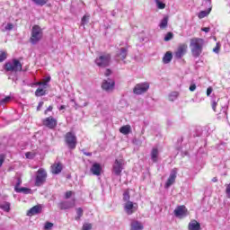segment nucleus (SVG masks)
Returning a JSON list of instances; mask_svg holds the SVG:
<instances>
[{
	"mask_svg": "<svg viewBox=\"0 0 230 230\" xmlns=\"http://www.w3.org/2000/svg\"><path fill=\"white\" fill-rule=\"evenodd\" d=\"M71 197H73V191L72 190H67L65 193V199H71Z\"/></svg>",
	"mask_w": 230,
	"mask_h": 230,
	"instance_id": "nucleus-44",
	"label": "nucleus"
},
{
	"mask_svg": "<svg viewBox=\"0 0 230 230\" xmlns=\"http://www.w3.org/2000/svg\"><path fill=\"white\" fill-rule=\"evenodd\" d=\"M190 52L194 58H199L202 55V49L204 48V39L192 38L190 43Z\"/></svg>",
	"mask_w": 230,
	"mask_h": 230,
	"instance_id": "nucleus-1",
	"label": "nucleus"
},
{
	"mask_svg": "<svg viewBox=\"0 0 230 230\" xmlns=\"http://www.w3.org/2000/svg\"><path fill=\"white\" fill-rule=\"evenodd\" d=\"M53 227V223H51V222H47L46 224H45V226H44V229L45 230H49V229H51Z\"/></svg>",
	"mask_w": 230,
	"mask_h": 230,
	"instance_id": "nucleus-42",
	"label": "nucleus"
},
{
	"mask_svg": "<svg viewBox=\"0 0 230 230\" xmlns=\"http://www.w3.org/2000/svg\"><path fill=\"white\" fill-rule=\"evenodd\" d=\"M226 197H228V199H230V182H229V184L226 186Z\"/></svg>",
	"mask_w": 230,
	"mask_h": 230,
	"instance_id": "nucleus-48",
	"label": "nucleus"
},
{
	"mask_svg": "<svg viewBox=\"0 0 230 230\" xmlns=\"http://www.w3.org/2000/svg\"><path fill=\"white\" fill-rule=\"evenodd\" d=\"M112 74V71L111 69H106V72H105V76H111V75Z\"/></svg>",
	"mask_w": 230,
	"mask_h": 230,
	"instance_id": "nucleus-52",
	"label": "nucleus"
},
{
	"mask_svg": "<svg viewBox=\"0 0 230 230\" xmlns=\"http://www.w3.org/2000/svg\"><path fill=\"white\" fill-rule=\"evenodd\" d=\"M172 39H173V33L172 32H167V34L165 35L164 40L165 42H168L169 40H172Z\"/></svg>",
	"mask_w": 230,
	"mask_h": 230,
	"instance_id": "nucleus-36",
	"label": "nucleus"
},
{
	"mask_svg": "<svg viewBox=\"0 0 230 230\" xmlns=\"http://www.w3.org/2000/svg\"><path fill=\"white\" fill-rule=\"evenodd\" d=\"M188 229L189 230H200V223H199V221L193 219L189 223Z\"/></svg>",
	"mask_w": 230,
	"mask_h": 230,
	"instance_id": "nucleus-21",
	"label": "nucleus"
},
{
	"mask_svg": "<svg viewBox=\"0 0 230 230\" xmlns=\"http://www.w3.org/2000/svg\"><path fill=\"white\" fill-rule=\"evenodd\" d=\"M8 57V54H6V51H0V62H4Z\"/></svg>",
	"mask_w": 230,
	"mask_h": 230,
	"instance_id": "nucleus-35",
	"label": "nucleus"
},
{
	"mask_svg": "<svg viewBox=\"0 0 230 230\" xmlns=\"http://www.w3.org/2000/svg\"><path fill=\"white\" fill-rule=\"evenodd\" d=\"M64 109H66V106H65V105H61V106L59 107V111H64Z\"/></svg>",
	"mask_w": 230,
	"mask_h": 230,
	"instance_id": "nucleus-58",
	"label": "nucleus"
},
{
	"mask_svg": "<svg viewBox=\"0 0 230 230\" xmlns=\"http://www.w3.org/2000/svg\"><path fill=\"white\" fill-rule=\"evenodd\" d=\"M119 130L120 134H123L124 136H128V134L132 132V128L130 127V125H125L120 127Z\"/></svg>",
	"mask_w": 230,
	"mask_h": 230,
	"instance_id": "nucleus-22",
	"label": "nucleus"
},
{
	"mask_svg": "<svg viewBox=\"0 0 230 230\" xmlns=\"http://www.w3.org/2000/svg\"><path fill=\"white\" fill-rule=\"evenodd\" d=\"M209 28L208 27H205L201 29V31H205V33H209Z\"/></svg>",
	"mask_w": 230,
	"mask_h": 230,
	"instance_id": "nucleus-55",
	"label": "nucleus"
},
{
	"mask_svg": "<svg viewBox=\"0 0 230 230\" xmlns=\"http://www.w3.org/2000/svg\"><path fill=\"white\" fill-rule=\"evenodd\" d=\"M137 203H134L132 201H127L124 206L127 215H134V213L137 211Z\"/></svg>",
	"mask_w": 230,
	"mask_h": 230,
	"instance_id": "nucleus-11",
	"label": "nucleus"
},
{
	"mask_svg": "<svg viewBox=\"0 0 230 230\" xmlns=\"http://www.w3.org/2000/svg\"><path fill=\"white\" fill-rule=\"evenodd\" d=\"M172 58H173V55L172 52L167 51L163 58L164 64H170L172 62Z\"/></svg>",
	"mask_w": 230,
	"mask_h": 230,
	"instance_id": "nucleus-24",
	"label": "nucleus"
},
{
	"mask_svg": "<svg viewBox=\"0 0 230 230\" xmlns=\"http://www.w3.org/2000/svg\"><path fill=\"white\" fill-rule=\"evenodd\" d=\"M214 53L220 52V43H217L216 47L213 49Z\"/></svg>",
	"mask_w": 230,
	"mask_h": 230,
	"instance_id": "nucleus-45",
	"label": "nucleus"
},
{
	"mask_svg": "<svg viewBox=\"0 0 230 230\" xmlns=\"http://www.w3.org/2000/svg\"><path fill=\"white\" fill-rule=\"evenodd\" d=\"M128 56V47H124L119 49V52L117 53V58L119 60H125Z\"/></svg>",
	"mask_w": 230,
	"mask_h": 230,
	"instance_id": "nucleus-14",
	"label": "nucleus"
},
{
	"mask_svg": "<svg viewBox=\"0 0 230 230\" xmlns=\"http://www.w3.org/2000/svg\"><path fill=\"white\" fill-rule=\"evenodd\" d=\"M155 3L159 10H164L166 8V4L161 2V0H155Z\"/></svg>",
	"mask_w": 230,
	"mask_h": 230,
	"instance_id": "nucleus-31",
	"label": "nucleus"
},
{
	"mask_svg": "<svg viewBox=\"0 0 230 230\" xmlns=\"http://www.w3.org/2000/svg\"><path fill=\"white\" fill-rule=\"evenodd\" d=\"M208 13H211V7L208 11H200L198 17L199 19H204V17H208Z\"/></svg>",
	"mask_w": 230,
	"mask_h": 230,
	"instance_id": "nucleus-27",
	"label": "nucleus"
},
{
	"mask_svg": "<svg viewBox=\"0 0 230 230\" xmlns=\"http://www.w3.org/2000/svg\"><path fill=\"white\" fill-rule=\"evenodd\" d=\"M0 208L8 213V211H10V202H4L0 204Z\"/></svg>",
	"mask_w": 230,
	"mask_h": 230,
	"instance_id": "nucleus-30",
	"label": "nucleus"
},
{
	"mask_svg": "<svg viewBox=\"0 0 230 230\" xmlns=\"http://www.w3.org/2000/svg\"><path fill=\"white\" fill-rule=\"evenodd\" d=\"M150 89V84L148 82L139 83L133 88V93L137 95L145 94Z\"/></svg>",
	"mask_w": 230,
	"mask_h": 230,
	"instance_id": "nucleus-6",
	"label": "nucleus"
},
{
	"mask_svg": "<svg viewBox=\"0 0 230 230\" xmlns=\"http://www.w3.org/2000/svg\"><path fill=\"white\" fill-rule=\"evenodd\" d=\"M159 26L160 30H166V28H168V16L164 17Z\"/></svg>",
	"mask_w": 230,
	"mask_h": 230,
	"instance_id": "nucleus-26",
	"label": "nucleus"
},
{
	"mask_svg": "<svg viewBox=\"0 0 230 230\" xmlns=\"http://www.w3.org/2000/svg\"><path fill=\"white\" fill-rule=\"evenodd\" d=\"M93 229V225L86 223L83 225L82 230H91Z\"/></svg>",
	"mask_w": 230,
	"mask_h": 230,
	"instance_id": "nucleus-39",
	"label": "nucleus"
},
{
	"mask_svg": "<svg viewBox=\"0 0 230 230\" xmlns=\"http://www.w3.org/2000/svg\"><path fill=\"white\" fill-rule=\"evenodd\" d=\"M189 89L191 93H193V91H195V89H197V85L196 84H191Z\"/></svg>",
	"mask_w": 230,
	"mask_h": 230,
	"instance_id": "nucleus-54",
	"label": "nucleus"
},
{
	"mask_svg": "<svg viewBox=\"0 0 230 230\" xmlns=\"http://www.w3.org/2000/svg\"><path fill=\"white\" fill-rule=\"evenodd\" d=\"M145 226L142 225L141 222L137 220H132L130 224V230H143Z\"/></svg>",
	"mask_w": 230,
	"mask_h": 230,
	"instance_id": "nucleus-19",
	"label": "nucleus"
},
{
	"mask_svg": "<svg viewBox=\"0 0 230 230\" xmlns=\"http://www.w3.org/2000/svg\"><path fill=\"white\" fill-rule=\"evenodd\" d=\"M4 69L7 72L20 73L22 71V64L19 59H13V62H7L4 64Z\"/></svg>",
	"mask_w": 230,
	"mask_h": 230,
	"instance_id": "nucleus-4",
	"label": "nucleus"
},
{
	"mask_svg": "<svg viewBox=\"0 0 230 230\" xmlns=\"http://www.w3.org/2000/svg\"><path fill=\"white\" fill-rule=\"evenodd\" d=\"M84 155H86L87 157H91V155H93V153L84 152Z\"/></svg>",
	"mask_w": 230,
	"mask_h": 230,
	"instance_id": "nucleus-56",
	"label": "nucleus"
},
{
	"mask_svg": "<svg viewBox=\"0 0 230 230\" xmlns=\"http://www.w3.org/2000/svg\"><path fill=\"white\" fill-rule=\"evenodd\" d=\"M40 213V206L36 205L27 211V217H33Z\"/></svg>",
	"mask_w": 230,
	"mask_h": 230,
	"instance_id": "nucleus-20",
	"label": "nucleus"
},
{
	"mask_svg": "<svg viewBox=\"0 0 230 230\" xmlns=\"http://www.w3.org/2000/svg\"><path fill=\"white\" fill-rule=\"evenodd\" d=\"M43 126L47 127L50 130L57 128V125H58V121L53 116L47 117L42 120Z\"/></svg>",
	"mask_w": 230,
	"mask_h": 230,
	"instance_id": "nucleus-10",
	"label": "nucleus"
},
{
	"mask_svg": "<svg viewBox=\"0 0 230 230\" xmlns=\"http://www.w3.org/2000/svg\"><path fill=\"white\" fill-rule=\"evenodd\" d=\"M212 182H218V179H217V177H214V178L212 179Z\"/></svg>",
	"mask_w": 230,
	"mask_h": 230,
	"instance_id": "nucleus-57",
	"label": "nucleus"
},
{
	"mask_svg": "<svg viewBox=\"0 0 230 230\" xmlns=\"http://www.w3.org/2000/svg\"><path fill=\"white\" fill-rule=\"evenodd\" d=\"M65 143L70 150H75L77 145V138L73 132H67L65 135Z\"/></svg>",
	"mask_w": 230,
	"mask_h": 230,
	"instance_id": "nucleus-5",
	"label": "nucleus"
},
{
	"mask_svg": "<svg viewBox=\"0 0 230 230\" xmlns=\"http://www.w3.org/2000/svg\"><path fill=\"white\" fill-rule=\"evenodd\" d=\"M5 30L8 31L13 30V23H7V25L5 26Z\"/></svg>",
	"mask_w": 230,
	"mask_h": 230,
	"instance_id": "nucleus-46",
	"label": "nucleus"
},
{
	"mask_svg": "<svg viewBox=\"0 0 230 230\" xmlns=\"http://www.w3.org/2000/svg\"><path fill=\"white\" fill-rule=\"evenodd\" d=\"M59 209H71V208H75V201H62L58 204Z\"/></svg>",
	"mask_w": 230,
	"mask_h": 230,
	"instance_id": "nucleus-18",
	"label": "nucleus"
},
{
	"mask_svg": "<svg viewBox=\"0 0 230 230\" xmlns=\"http://www.w3.org/2000/svg\"><path fill=\"white\" fill-rule=\"evenodd\" d=\"M21 184H22V180L21 178H18V181L14 186V191H17L21 188Z\"/></svg>",
	"mask_w": 230,
	"mask_h": 230,
	"instance_id": "nucleus-38",
	"label": "nucleus"
},
{
	"mask_svg": "<svg viewBox=\"0 0 230 230\" xmlns=\"http://www.w3.org/2000/svg\"><path fill=\"white\" fill-rule=\"evenodd\" d=\"M177 98H179V92H172L168 96L169 102H175Z\"/></svg>",
	"mask_w": 230,
	"mask_h": 230,
	"instance_id": "nucleus-28",
	"label": "nucleus"
},
{
	"mask_svg": "<svg viewBox=\"0 0 230 230\" xmlns=\"http://www.w3.org/2000/svg\"><path fill=\"white\" fill-rule=\"evenodd\" d=\"M16 193H24V195H30L31 193V189H28L26 187H20L19 189H16Z\"/></svg>",
	"mask_w": 230,
	"mask_h": 230,
	"instance_id": "nucleus-25",
	"label": "nucleus"
},
{
	"mask_svg": "<svg viewBox=\"0 0 230 230\" xmlns=\"http://www.w3.org/2000/svg\"><path fill=\"white\" fill-rule=\"evenodd\" d=\"M48 82H51V77H50V76L45 78V79H44V82H42V83H38V85H46V84H48Z\"/></svg>",
	"mask_w": 230,
	"mask_h": 230,
	"instance_id": "nucleus-41",
	"label": "nucleus"
},
{
	"mask_svg": "<svg viewBox=\"0 0 230 230\" xmlns=\"http://www.w3.org/2000/svg\"><path fill=\"white\" fill-rule=\"evenodd\" d=\"M187 213H188V208H186V206L184 205L179 206L174 209L175 217H184L187 215Z\"/></svg>",
	"mask_w": 230,
	"mask_h": 230,
	"instance_id": "nucleus-13",
	"label": "nucleus"
},
{
	"mask_svg": "<svg viewBox=\"0 0 230 230\" xmlns=\"http://www.w3.org/2000/svg\"><path fill=\"white\" fill-rule=\"evenodd\" d=\"M25 156H26L27 159H33V157H35V155L31 152H27L25 154Z\"/></svg>",
	"mask_w": 230,
	"mask_h": 230,
	"instance_id": "nucleus-43",
	"label": "nucleus"
},
{
	"mask_svg": "<svg viewBox=\"0 0 230 230\" xmlns=\"http://www.w3.org/2000/svg\"><path fill=\"white\" fill-rule=\"evenodd\" d=\"M4 159H5L4 155H0V168L4 164Z\"/></svg>",
	"mask_w": 230,
	"mask_h": 230,
	"instance_id": "nucleus-47",
	"label": "nucleus"
},
{
	"mask_svg": "<svg viewBox=\"0 0 230 230\" xmlns=\"http://www.w3.org/2000/svg\"><path fill=\"white\" fill-rule=\"evenodd\" d=\"M44 105V102H40L37 107V111H40L42 109V106Z\"/></svg>",
	"mask_w": 230,
	"mask_h": 230,
	"instance_id": "nucleus-53",
	"label": "nucleus"
},
{
	"mask_svg": "<svg viewBox=\"0 0 230 230\" xmlns=\"http://www.w3.org/2000/svg\"><path fill=\"white\" fill-rule=\"evenodd\" d=\"M211 93H213V87L209 86V87L207 89V96H210V95H211Z\"/></svg>",
	"mask_w": 230,
	"mask_h": 230,
	"instance_id": "nucleus-49",
	"label": "nucleus"
},
{
	"mask_svg": "<svg viewBox=\"0 0 230 230\" xmlns=\"http://www.w3.org/2000/svg\"><path fill=\"white\" fill-rule=\"evenodd\" d=\"M91 16L89 15H84L83 18H82V24H87V22H89V19H90Z\"/></svg>",
	"mask_w": 230,
	"mask_h": 230,
	"instance_id": "nucleus-40",
	"label": "nucleus"
},
{
	"mask_svg": "<svg viewBox=\"0 0 230 230\" xmlns=\"http://www.w3.org/2000/svg\"><path fill=\"white\" fill-rule=\"evenodd\" d=\"M53 111V106H49L47 110H45L44 114L47 115L48 112H51Z\"/></svg>",
	"mask_w": 230,
	"mask_h": 230,
	"instance_id": "nucleus-51",
	"label": "nucleus"
},
{
	"mask_svg": "<svg viewBox=\"0 0 230 230\" xmlns=\"http://www.w3.org/2000/svg\"><path fill=\"white\" fill-rule=\"evenodd\" d=\"M177 179V168H173L171 172V174L169 178L167 179V181L165 182L164 188L168 189L172 184L175 182V180Z\"/></svg>",
	"mask_w": 230,
	"mask_h": 230,
	"instance_id": "nucleus-12",
	"label": "nucleus"
},
{
	"mask_svg": "<svg viewBox=\"0 0 230 230\" xmlns=\"http://www.w3.org/2000/svg\"><path fill=\"white\" fill-rule=\"evenodd\" d=\"M114 85H116V83L112 80L110 82L107 80H104L102 82V87L104 91H112L114 89Z\"/></svg>",
	"mask_w": 230,
	"mask_h": 230,
	"instance_id": "nucleus-15",
	"label": "nucleus"
},
{
	"mask_svg": "<svg viewBox=\"0 0 230 230\" xmlns=\"http://www.w3.org/2000/svg\"><path fill=\"white\" fill-rule=\"evenodd\" d=\"M111 56L109 53H102L95 58L98 67H109L111 66Z\"/></svg>",
	"mask_w": 230,
	"mask_h": 230,
	"instance_id": "nucleus-3",
	"label": "nucleus"
},
{
	"mask_svg": "<svg viewBox=\"0 0 230 230\" xmlns=\"http://www.w3.org/2000/svg\"><path fill=\"white\" fill-rule=\"evenodd\" d=\"M35 4H38L39 6H44V4H48L49 0H32Z\"/></svg>",
	"mask_w": 230,
	"mask_h": 230,
	"instance_id": "nucleus-34",
	"label": "nucleus"
},
{
	"mask_svg": "<svg viewBox=\"0 0 230 230\" xmlns=\"http://www.w3.org/2000/svg\"><path fill=\"white\" fill-rule=\"evenodd\" d=\"M123 200L124 202H130V190H128V189L123 193Z\"/></svg>",
	"mask_w": 230,
	"mask_h": 230,
	"instance_id": "nucleus-29",
	"label": "nucleus"
},
{
	"mask_svg": "<svg viewBox=\"0 0 230 230\" xmlns=\"http://www.w3.org/2000/svg\"><path fill=\"white\" fill-rule=\"evenodd\" d=\"M48 179V172L44 170V168H40L37 172L35 186H42L46 180Z\"/></svg>",
	"mask_w": 230,
	"mask_h": 230,
	"instance_id": "nucleus-7",
	"label": "nucleus"
},
{
	"mask_svg": "<svg viewBox=\"0 0 230 230\" xmlns=\"http://www.w3.org/2000/svg\"><path fill=\"white\" fill-rule=\"evenodd\" d=\"M217 105H218L217 102H213L211 104L214 112H217Z\"/></svg>",
	"mask_w": 230,
	"mask_h": 230,
	"instance_id": "nucleus-50",
	"label": "nucleus"
},
{
	"mask_svg": "<svg viewBox=\"0 0 230 230\" xmlns=\"http://www.w3.org/2000/svg\"><path fill=\"white\" fill-rule=\"evenodd\" d=\"M46 95V90H44L43 88H38L35 92V96H44Z\"/></svg>",
	"mask_w": 230,
	"mask_h": 230,
	"instance_id": "nucleus-32",
	"label": "nucleus"
},
{
	"mask_svg": "<svg viewBox=\"0 0 230 230\" xmlns=\"http://www.w3.org/2000/svg\"><path fill=\"white\" fill-rule=\"evenodd\" d=\"M158 157H159V149H157V147H154L151 151V159L153 163H157Z\"/></svg>",
	"mask_w": 230,
	"mask_h": 230,
	"instance_id": "nucleus-23",
	"label": "nucleus"
},
{
	"mask_svg": "<svg viewBox=\"0 0 230 230\" xmlns=\"http://www.w3.org/2000/svg\"><path fill=\"white\" fill-rule=\"evenodd\" d=\"M125 166V159L119 158L116 159L112 168H113V172L115 175H121V172H123V167Z\"/></svg>",
	"mask_w": 230,
	"mask_h": 230,
	"instance_id": "nucleus-9",
	"label": "nucleus"
},
{
	"mask_svg": "<svg viewBox=\"0 0 230 230\" xmlns=\"http://www.w3.org/2000/svg\"><path fill=\"white\" fill-rule=\"evenodd\" d=\"M188 53V44L180 43L174 51V57L179 60Z\"/></svg>",
	"mask_w": 230,
	"mask_h": 230,
	"instance_id": "nucleus-8",
	"label": "nucleus"
},
{
	"mask_svg": "<svg viewBox=\"0 0 230 230\" xmlns=\"http://www.w3.org/2000/svg\"><path fill=\"white\" fill-rule=\"evenodd\" d=\"M90 171L93 173V175L100 176L102 175V165L98 163H95L92 165Z\"/></svg>",
	"mask_w": 230,
	"mask_h": 230,
	"instance_id": "nucleus-16",
	"label": "nucleus"
},
{
	"mask_svg": "<svg viewBox=\"0 0 230 230\" xmlns=\"http://www.w3.org/2000/svg\"><path fill=\"white\" fill-rule=\"evenodd\" d=\"M76 215L75 220H80L81 217H84V209L82 208H76Z\"/></svg>",
	"mask_w": 230,
	"mask_h": 230,
	"instance_id": "nucleus-33",
	"label": "nucleus"
},
{
	"mask_svg": "<svg viewBox=\"0 0 230 230\" xmlns=\"http://www.w3.org/2000/svg\"><path fill=\"white\" fill-rule=\"evenodd\" d=\"M12 101V97L11 96H6L5 98L2 99L0 101L1 105H3L4 103H9V102Z\"/></svg>",
	"mask_w": 230,
	"mask_h": 230,
	"instance_id": "nucleus-37",
	"label": "nucleus"
},
{
	"mask_svg": "<svg viewBox=\"0 0 230 230\" xmlns=\"http://www.w3.org/2000/svg\"><path fill=\"white\" fill-rule=\"evenodd\" d=\"M62 164L61 163H55L51 165L50 170L51 173L54 175H58L62 172Z\"/></svg>",
	"mask_w": 230,
	"mask_h": 230,
	"instance_id": "nucleus-17",
	"label": "nucleus"
},
{
	"mask_svg": "<svg viewBox=\"0 0 230 230\" xmlns=\"http://www.w3.org/2000/svg\"><path fill=\"white\" fill-rule=\"evenodd\" d=\"M44 32L42 31V28L39 25H33L31 32L30 42L31 44H37L42 40V37Z\"/></svg>",
	"mask_w": 230,
	"mask_h": 230,
	"instance_id": "nucleus-2",
	"label": "nucleus"
}]
</instances>
